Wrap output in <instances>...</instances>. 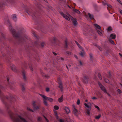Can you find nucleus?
<instances>
[{"label": "nucleus", "instance_id": "1", "mask_svg": "<svg viewBox=\"0 0 122 122\" xmlns=\"http://www.w3.org/2000/svg\"><path fill=\"white\" fill-rule=\"evenodd\" d=\"M13 121L14 122H27L25 119L18 115L14 117Z\"/></svg>", "mask_w": 122, "mask_h": 122}, {"label": "nucleus", "instance_id": "2", "mask_svg": "<svg viewBox=\"0 0 122 122\" xmlns=\"http://www.w3.org/2000/svg\"><path fill=\"white\" fill-rule=\"evenodd\" d=\"M9 29L13 36L16 37H18L19 34L16 32L15 30L10 25H9Z\"/></svg>", "mask_w": 122, "mask_h": 122}, {"label": "nucleus", "instance_id": "3", "mask_svg": "<svg viewBox=\"0 0 122 122\" xmlns=\"http://www.w3.org/2000/svg\"><path fill=\"white\" fill-rule=\"evenodd\" d=\"M84 105L85 106L88 108V109H87V112H86V114L89 115L90 114V112L91 110V104L90 103H88L87 104L85 103Z\"/></svg>", "mask_w": 122, "mask_h": 122}, {"label": "nucleus", "instance_id": "4", "mask_svg": "<svg viewBox=\"0 0 122 122\" xmlns=\"http://www.w3.org/2000/svg\"><path fill=\"white\" fill-rule=\"evenodd\" d=\"M60 14L64 18L67 20L69 21L70 19H71L70 16H71L70 15H68L69 16V17L66 14H64L62 12H61Z\"/></svg>", "mask_w": 122, "mask_h": 122}, {"label": "nucleus", "instance_id": "5", "mask_svg": "<svg viewBox=\"0 0 122 122\" xmlns=\"http://www.w3.org/2000/svg\"><path fill=\"white\" fill-rule=\"evenodd\" d=\"M72 109L73 113L76 116H77V114L78 113V111L77 110L76 107L74 104L73 105Z\"/></svg>", "mask_w": 122, "mask_h": 122}, {"label": "nucleus", "instance_id": "6", "mask_svg": "<svg viewBox=\"0 0 122 122\" xmlns=\"http://www.w3.org/2000/svg\"><path fill=\"white\" fill-rule=\"evenodd\" d=\"M39 95L41 96L43 99H46L47 100H48L50 102H52L53 101V99L47 97L44 95L41 94H39Z\"/></svg>", "mask_w": 122, "mask_h": 122}, {"label": "nucleus", "instance_id": "7", "mask_svg": "<svg viewBox=\"0 0 122 122\" xmlns=\"http://www.w3.org/2000/svg\"><path fill=\"white\" fill-rule=\"evenodd\" d=\"M36 102H33L32 103L33 107L34 109L35 110H38L41 107L40 105H39L38 106L36 105Z\"/></svg>", "mask_w": 122, "mask_h": 122}, {"label": "nucleus", "instance_id": "8", "mask_svg": "<svg viewBox=\"0 0 122 122\" xmlns=\"http://www.w3.org/2000/svg\"><path fill=\"white\" fill-rule=\"evenodd\" d=\"M70 18L73 21V24L75 26H76L77 24L76 19L75 18H73L71 16H70Z\"/></svg>", "mask_w": 122, "mask_h": 122}, {"label": "nucleus", "instance_id": "9", "mask_svg": "<svg viewBox=\"0 0 122 122\" xmlns=\"http://www.w3.org/2000/svg\"><path fill=\"white\" fill-rule=\"evenodd\" d=\"M98 84L101 90L104 92L107 93L106 90L104 87L100 83H98Z\"/></svg>", "mask_w": 122, "mask_h": 122}, {"label": "nucleus", "instance_id": "10", "mask_svg": "<svg viewBox=\"0 0 122 122\" xmlns=\"http://www.w3.org/2000/svg\"><path fill=\"white\" fill-rule=\"evenodd\" d=\"M116 37V35L115 34H111L108 37V38L109 40L111 39H114Z\"/></svg>", "mask_w": 122, "mask_h": 122}, {"label": "nucleus", "instance_id": "11", "mask_svg": "<svg viewBox=\"0 0 122 122\" xmlns=\"http://www.w3.org/2000/svg\"><path fill=\"white\" fill-rule=\"evenodd\" d=\"M10 67L11 69L14 72H16V69L15 66L14 65H11L10 66Z\"/></svg>", "mask_w": 122, "mask_h": 122}, {"label": "nucleus", "instance_id": "12", "mask_svg": "<svg viewBox=\"0 0 122 122\" xmlns=\"http://www.w3.org/2000/svg\"><path fill=\"white\" fill-rule=\"evenodd\" d=\"M58 83L59 84V87L60 88L61 91H63V87L62 83L61 82H59Z\"/></svg>", "mask_w": 122, "mask_h": 122}, {"label": "nucleus", "instance_id": "13", "mask_svg": "<svg viewBox=\"0 0 122 122\" xmlns=\"http://www.w3.org/2000/svg\"><path fill=\"white\" fill-rule=\"evenodd\" d=\"M12 19L14 20V21H16V16L15 14H14L12 15Z\"/></svg>", "mask_w": 122, "mask_h": 122}, {"label": "nucleus", "instance_id": "14", "mask_svg": "<svg viewBox=\"0 0 122 122\" xmlns=\"http://www.w3.org/2000/svg\"><path fill=\"white\" fill-rule=\"evenodd\" d=\"M63 96H61L58 99V101L59 102H61L63 101Z\"/></svg>", "mask_w": 122, "mask_h": 122}, {"label": "nucleus", "instance_id": "15", "mask_svg": "<svg viewBox=\"0 0 122 122\" xmlns=\"http://www.w3.org/2000/svg\"><path fill=\"white\" fill-rule=\"evenodd\" d=\"M94 26L96 27V29H101V27L98 25L95 24H94Z\"/></svg>", "mask_w": 122, "mask_h": 122}, {"label": "nucleus", "instance_id": "16", "mask_svg": "<svg viewBox=\"0 0 122 122\" xmlns=\"http://www.w3.org/2000/svg\"><path fill=\"white\" fill-rule=\"evenodd\" d=\"M23 79L24 80H26V77L25 75V71L23 72Z\"/></svg>", "mask_w": 122, "mask_h": 122}, {"label": "nucleus", "instance_id": "17", "mask_svg": "<svg viewBox=\"0 0 122 122\" xmlns=\"http://www.w3.org/2000/svg\"><path fill=\"white\" fill-rule=\"evenodd\" d=\"M65 110L67 113L68 114L70 112V110L67 107H65Z\"/></svg>", "mask_w": 122, "mask_h": 122}, {"label": "nucleus", "instance_id": "18", "mask_svg": "<svg viewBox=\"0 0 122 122\" xmlns=\"http://www.w3.org/2000/svg\"><path fill=\"white\" fill-rule=\"evenodd\" d=\"M75 42L76 44L78 46V47L79 48H81L82 50V51H83V49L82 48V47L81 46H80L79 45V44L76 41H75Z\"/></svg>", "mask_w": 122, "mask_h": 122}, {"label": "nucleus", "instance_id": "19", "mask_svg": "<svg viewBox=\"0 0 122 122\" xmlns=\"http://www.w3.org/2000/svg\"><path fill=\"white\" fill-rule=\"evenodd\" d=\"M66 121L67 122H74L73 120L69 118H67L66 120Z\"/></svg>", "mask_w": 122, "mask_h": 122}, {"label": "nucleus", "instance_id": "20", "mask_svg": "<svg viewBox=\"0 0 122 122\" xmlns=\"http://www.w3.org/2000/svg\"><path fill=\"white\" fill-rule=\"evenodd\" d=\"M73 11L78 14H79L80 13V11L78 10H76L75 9H73Z\"/></svg>", "mask_w": 122, "mask_h": 122}, {"label": "nucleus", "instance_id": "21", "mask_svg": "<svg viewBox=\"0 0 122 122\" xmlns=\"http://www.w3.org/2000/svg\"><path fill=\"white\" fill-rule=\"evenodd\" d=\"M43 99V102L44 104L46 106H48V104L46 100V99Z\"/></svg>", "mask_w": 122, "mask_h": 122}, {"label": "nucleus", "instance_id": "22", "mask_svg": "<svg viewBox=\"0 0 122 122\" xmlns=\"http://www.w3.org/2000/svg\"><path fill=\"white\" fill-rule=\"evenodd\" d=\"M88 15L89 16V17L90 19H92L93 17V15L90 14L89 13H88Z\"/></svg>", "mask_w": 122, "mask_h": 122}, {"label": "nucleus", "instance_id": "23", "mask_svg": "<svg viewBox=\"0 0 122 122\" xmlns=\"http://www.w3.org/2000/svg\"><path fill=\"white\" fill-rule=\"evenodd\" d=\"M55 114L56 116V119L57 120H59L60 119L58 117V116L57 115V114L56 112H55Z\"/></svg>", "mask_w": 122, "mask_h": 122}, {"label": "nucleus", "instance_id": "24", "mask_svg": "<svg viewBox=\"0 0 122 122\" xmlns=\"http://www.w3.org/2000/svg\"><path fill=\"white\" fill-rule=\"evenodd\" d=\"M27 13L29 15H31L32 12L30 10H27L26 11Z\"/></svg>", "mask_w": 122, "mask_h": 122}, {"label": "nucleus", "instance_id": "25", "mask_svg": "<svg viewBox=\"0 0 122 122\" xmlns=\"http://www.w3.org/2000/svg\"><path fill=\"white\" fill-rule=\"evenodd\" d=\"M107 30L108 31H111L112 30L111 27L110 26L108 27Z\"/></svg>", "mask_w": 122, "mask_h": 122}, {"label": "nucleus", "instance_id": "26", "mask_svg": "<svg viewBox=\"0 0 122 122\" xmlns=\"http://www.w3.org/2000/svg\"><path fill=\"white\" fill-rule=\"evenodd\" d=\"M43 76L44 77H45L47 78H48L49 77V76L47 75H44Z\"/></svg>", "mask_w": 122, "mask_h": 122}, {"label": "nucleus", "instance_id": "27", "mask_svg": "<svg viewBox=\"0 0 122 122\" xmlns=\"http://www.w3.org/2000/svg\"><path fill=\"white\" fill-rule=\"evenodd\" d=\"M90 55V59H91V60H92V59H93V56L92 54H89Z\"/></svg>", "mask_w": 122, "mask_h": 122}, {"label": "nucleus", "instance_id": "28", "mask_svg": "<svg viewBox=\"0 0 122 122\" xmlns=\"http://www.w3.org/2000/svg\"><path fill=\"white\" fill-rule=\"evenodd\" d=\"M83 81L85 83H87V79L86 78H84Z\"/></svg>", "mask_w": 122, "mask_h": 122}, {"label": "nucleus", "instance_id": "29", "mask_svg": "<svg viewBox=\"0 0 122 122\" xmlns=\"http://www.w3.org/2000/svg\"><path fill=\"white\" fill-rule=\"evenodd\" d=\"M104 81H105L107 83H108L109 82V81L106 78L104 79Z\"/></svg>", "mask_w": 122, "mask_h": 122}, {"label": "nucleus", "instance_id": "30", "mask_svg": "<svg viewBox=\"0 0 122 122\" xmlns=\"http://www.w3.org/2000/svg\"><path fill=\"white\" fill-rule=\"evenodd\" d=\"M97 32L101 36H102V33L100 31H97Z\"/></svg>", "mask_w": 122, "mask_h": 122}, {"label": "nucleus", "instance_id": "31", "mask_svg": "<svg viewBox=\"0 0 122 122\" xmlns=\"http://www.w3.org/2000/svg\"><path fill=\"white\" fill-rule=\"evenodd\" d=\"M54 109L56 110H58L59 109V107L56 106H55L54 107Z\"/></svg>", "mask_w": 122, "mask_h": 122}, {"label": "nucleus", "instance_id": "32", "mask_svg": "<svg viewBox=\"0 0 122 122\" xmlns=\"http://www.w3.org/2000/svg\"><path fill=\"white\" fill-rule=\"evenodd\" d=\"M85 54V53H83L82 52H81L80 53V55L82 57H83L84 55Z\"/></svg>", "mask_w": 122, "mask_h": 122}, {"label": "nucleus", "instance_id": "33", "mask_svg": "<svg viewBox=\"0 0 122 122\" xmlns=\"http://www.w3.org/2000/svg\"><path fill=\"white\" fill-rule=\"evenodd\" d=\"M79 63H80V65H78V66H79V67H81L82 66V63L81 62V61H79Z\"/></svg>", "mask_w": 122, "mask_h": 122}, {"label": "nucleus", "instance_id": "34", "mask_svg": "<svg viewBox=\"0 0 122 122\" xmlns=\"http://www.w3.org/2000/svg\"><path fill=\"white\" fill-rule=\"evenodd\" d=\"M11 3L10 1V0H7L6 1V4H8V3L10 4Z\"/></svg>", "mask_w": 122, "mask_h": 122}, {"label": "nucleus", "instance_id": "35", "mask_svg": "<svg viewBox=\"0 0 122 122\" xmlns=\"http://www.w3.org/2000/svg\"><path fill=\"white\" fill-rule=\"evenodd\" d=\"M27 109L28 110H29L30 111H32V112H34V111L31 109L29 107H28L27 108Z\"/></svg>", "mask_w": 122, "mask_h": 122}, {"label": "nucleus", "instance_id": "36", "mask_svg": "<svg viewBox=\"0 0 122 122\" xmlns=\"http://www.w3.org/2000/svg\"><path fill=\"white\" fill-rule=\"evenodd\" d=\"M66 54L67 55H71V53L69 51H67L66 52Z\"/></svg>", "mask_w": 122, "mask_h": 122}, {"label": "nucleus", "instance_id": "37", "mask_svg": "<svg viewBox=\"0 0 122 122\" xmlns=\"http://www.w3.org/2000/svg\"><path fill=\"white\" fill-rule=\"evenodd\" d=\"M101 116V115H99L98 116L96 117L95 118L96 119H98L100 118Z\"/></svg>", "mask_w": 122, "mask_h": 122}, {"label": "nucleus", "instance_id": "38", "mask_svg": "<svg viewBox=\"0 0 122 122\" xmlns=\"http://www.w3.org/2000/svg\"><path fill=\"white\" fill-rule=\"evenodd\" d=\"M59 122H65L63 119H59Z\"/></svg>", "mask_w": 122, "mask_h": 122}, {"label": "nucleus", "instance_id": "39", "mask_svg": "<svg viewBox=\"0 0 122 122\" xmlns=\"http://www.w3.org/2000/svg\"><path fill=\"white\" fill-rule=\"evenodd\" d=\"M22 91H24L25 89V88L24 87L23 85L22 86Z\"/></svg>", "mask_w": 122, "mask_h": 122}, {"label": "nucleus", "instance_id": "40", "mask_svg": "<svg viewBox=\"0 0 122 122\" xmlns=\"http://www.w3.org/2000/svg\"><path fill=\"white\" fill-rule=\"evenodd\" d=\"M57 80H58V82H61V80L60 79V77H59L58 78V79H57Z\"/></svg>", "mask_w": 122, "mask_h": 122}, {"label": "nucleus", "instance_id": "41", "mask_svg": "<svg viewBox=\"0 0 122 122\" xmlns=\"http://www.w3.org/2000/svg\"><path fill=\"white\" fill-rule=\"evenodd\" d=\"M41 118L40 117H38L37 118L38 120L39 121H41Z\"/></svg>", "mask_w": 122, "mask_h": 122}, {"label": "nucleus", "instance_id": "42", "mask_svg": "<svg viewBox=\"0 0 122 122\" xmlns=\"http://www.w3.org/2000/svg\"><path fill=\"white\" fill-rule=\"evenodd\" d=\"M67 40L66 41H65V47H67Z\"/></svg>", "mask_w": 122, "mask_h": 122}, {"label": "nucleus", "instance_id": "43", "mask_svg": "<svg viewBox=\"0 0 122 122\" xmlns=\"http://www.w3.org/2000/svg\"><path fill=\"white\" fill-rule=\"evenodd\" d=\"M98 76L99 78H100L101 79H102V78L101 76V75L100 74L98 73Z\"/></svg>", "mask_w": 122, "mask_h": 122}, {"label": "nucleus", "instance_id": "44", "mask_svg": "<svg viewBox=\"0 0 122 122\" xmlns=\"http://www.w3.org/2000/svg\"><path fill=\"white\" fill-rule=\"evenodd\" d=\"M44 116L46 120V122H49V121L47 119L45 116Z\"/></svg>", "mask_w": 122, "mask_h": 122}, {"label": "nucleus", "instance_id": "45", "mask_svg": "<svg viewBox=\"0 0 122 122\" xmlns=\"http://www.w3.org/2000/svg\"><path fill=\"white\" fill-rule=\"evenodd\" d=\"M80 103V101L79 99H78L77 100V104L78 105H79Z\"/></svg>", "mask_w": 122, "mask_h": 122}, {"label": "nucleus", "instance_id": "46", "mask_svg": "<svg viewBox=\"0 0 122 122\" xmlns=\"http://www.w3.org/2000/svg\"><path fill=\"white\" fill-rule=\"evenodd\" d=\"M110 42L112 44H114V41L112 40H110Z\"/></svg>", "mask_w": 122, "mask_h": 122}, {"label": "nucleus", "instance_id": "47", "mask_svg": "<svg viewBox=\"0 0 122 122\" xmlns=\"http://www.w3.org/2000/svg\"><path fill=\"white\" fill-rule=\"evenodd\" d=\"M117 92H118L119 94L121 93H122V92L121 90L119 89H118L117 90Z\"/></svg>", "mask_w": 122, "mask_h": 122}, {"label": "nucleus", "instance_id": "48", "mask_svg": "<svg viewBox=\"0 0 122 122\" xmlns=\"http://www.w3.org/2000/svg\"><path fill=\"white\" fill-rule=\"evenodd\" d=\"M95 107L97 108L98 110H99V108L97 106H95Z\"/></svg>", "mask_w": 122, "mask_h": 122}, {"label": "nucleus", "instance_id": "49", "mask_svg": "<svg viewBox=\"0 0 122 122\" xmlns=\"http://www.w3.org/2000/svg\"><path fill=\"white\" fill-rule=\"evenodd\" d=\"M107 6L108 7H109L110 8H111L112 7V6L110 5L107 4Z\"/></svg>", "mask_w": 122, "mask_h": 122}, {"label": "nucleus", "instance_id": "50", "mask_svg": "<svg viewBox=\"0 0 122 122\" xmlns=\"http://www.w3.org/2000/svg\"><path fill=\"white\" fill-rule=\"evenodd\" d=\"M44 42H43L42 43H41V46L42 47H44Z\"/></svg>", "mask_w": 122, "mask_h": 122}, {"label": "nucleus", "instance_id": "51", "mask_svg": "<svg viewBox=\"0 0 122 122\" xmlns=\"http://www.w3.org/2000/svg\"><path fill=\"white\" fill-rule=\"evenodd\" d=\"M9 76H7V80L8 81H9Z\"/></svg>", "mask_w": 122, "mask_h": 122}, {"label": "nucleus", "instance_id": "52", "mask_svg": "<svg viewBox=\"0 0 122 122\" xmlns=\"http://www.w3.org/2000/svg\"><path fill=\"white\" fill-rule=\"evenodd\" d=\"M102 4L103 5H107V4L106 2H103Z\"/></svg>", "mask_w": 122, "mask_h": 122}, {"label": "nucleus", "instance_id": "53", "mask_svg": "<svg viewBox=\"0 0 122 122\" xmlns=\"http://www.w3.org/2000/svg\"><path fill=\"white\" fill-rule=\"evenodd\" d=\"M111 75L110 73V72H109L108 77L109 78L110 77H111Z\"/></svg>", "mask_w": 122, "mask_h": 122}, {"label": "nucleus", "instance_id": "54", "mask_svg": "<svg viewBox=\"0 0 122 122\" xmlns=\"http://www.w3.org/2000/svg\"><path fill=\"white\" fill-rule=\"evenodd\" d=\"M46 92H48L49 91V89L48 88H47L46 89Z\"/></svg>", "mask_w": 122, "mask_h": 122}, {"label": "nucleus", "instance_id": "55", "mask_svg": "<svg viewBox=\"0 0 122 122\" xmlns=\"http://www.w3.org/2000/svg\"><path fill=\"white\" fill-rule=\"evenodd\" d=\"M117 1L118 2L120 3L122 5V3H121V2L120 0H117Z\"/></svg>", "mask_w": 122, "mask_h": 122}, {"label": "nucleus", "instance_id": "56", "mask_svg": "<svg viewBox=\"0 0 122 122\" xmlns=\"http://www.w3.org/2000/svg\"><path fill=\"white\" fill-rule=\"evenodd\" d=\"M119 11L120 13L122 14V10H119Z\"/></svg>", "mask_w": 122, "mask_h": 122}, {"label": "nucleus", "instance_id": "57", "mask_svg": "<svg viewBox=\"0 0 122 122\" xmlns=\"http://www.w3.org/2000/svg\"><path fill=\"white\" fill-rule=\"evenodd\" d=\"M30 67L31 70L32 71H33V69L32 67L30 66Z\"/></svg>", "mask_w": 122, "mask_h": 122}, {"label": "nucleus", "instance_id": "58", "mask_svg": "<svg viewBox=\"0 0 122 122\" xmlns=\"http://www.w3.org/2000/svg\"><path fill=\"white\" fill-rule=\"evenodd\" d=\"M92 99H97V98L95 97H92Z\"/></svg>", "mask_w": 122, "mask_h": 122}, {"label": "nucleus", "instance_id": "59", "mask_svg": "<svg viewBox=\"0 0 122 122\" xmlns=\"http://www.w3.org/2000/svg\"><path fill=\"white\" fill-rule=\"evenodd\" d=\"M53 54L55 55L56 56V53H55L54 52H53Z\"/></svg>", "mask_w": 122, "mask_h": 122}, {"label": "nucleus", "instance_id": "60", "mask_svg": "<svg viewBox=\"0 0 122 122\" xmlns=\"http://www.w3.org/2000/svg\"><path fill=\"white\" fill-rule=\"evenodd\" d=\"M120 86L121 88L122 89V85L121 84H120Z\"/></svg>", "mask_w": 122, "mask_h": 122}, {"label": "nucleus", "instance_id": "61", "mask_svg": "<svg viewBox=\"0 0 122 122\" xmlns=\"http://www.w3.org/2000/svg\"><path fill=\"white\" fill-rule=\"evenodd\" d=\"M74 57L76 58H77V56L76 55H74Z\"/></svg>", "mask_w": 122, "mask_h": 122}, {"label": "nucleus", "instance_id": "62", "mask_svg": "<svg viewBox=\"0 0 122 122\" xmlns=\"http://www.w3.org/2000/svg\"><path fill=\"white\" fill-rule=\"evenodd\" d=\"M119 54L120 56L122 57V55L120 53H119Z\"/></svg>", "mask_w": 122, "mask_h": 122}, {"label": "nucleus", "instance_id": "63", "mask_svg": "<svg viewBox=\"0 0 122 122\" xmlns=\"http://www.w3.org/2000/svg\"><path fill=\"white\" fill-rule=\"evenodd\" d=\"M60 58L62 60H63V58L62 57H61Z\"/></svg>", "mask_w": 122, "mask_h": 122}, {"label": "nucleus", "instance_id": "64", "mask_svg": "<svg viewBox=\"0 0 122 122\" xmlns=\"http://www.w3.org/2000/svg\"><path fill=\"white\" fill-rule=\"evenodd\" d=\"M44 1H45L46 2H47V1L46 0H43Z\"/></svg>", "mask_w": 122, "mask_h": 122}]
</instances>
